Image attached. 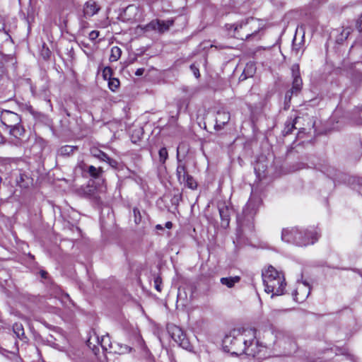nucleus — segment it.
<instances>
[{
	"instance_id": "f257e3e1",
	"label": "nucleus",
	"mask_w": 362,
	"mask_h": 362,
	"mask_svg": "<svg viewBox=\"0 0 362 362\" xmlns=\"http://www.w3.org/2000/svg\"><path fill=\"white\" fill-rule=\"evenodd\" d=\"M255 337V329H233L223 339V349L232 354L241 355L245 343Z\"/></svg>"
},
{
	"instance_id": "f03ea898",
	"label": "nucleus",
	"mask_w": 362,
	"mask_h": 362,
	"mask_svg": "<svg viewBox=\"0 0 362 362\" xmlns=\"http://www.w3.org/2000/svg\"><path fill=\"white\" fill-rule=\"evenodd\" d=\"M228 35L238 39L250 40L260 39L259 32L262 28V23L256 18H250L234 24H226Z\"/></svg>"
},
{
	"instance_id": "7ed1b4c3",
	"label": "nucleus",
	"mask_w": 362,
	"mask_h": 362,
	"mask_svg": "<svg viewBox=\"0 0 362 362\" xmlns=\"http://www.w3.org/2000/svg\"><path fill=\"white\" fill-rule=\"evenodd\" d=\"M262 280L265 291L267 293H272V297L284 294L286 285L284 276L274 267L269 266L262 272Z\"/></svg>"
},
{
	"instance_id": "20e7f679",
	"label": "nucleus",
	"mask_w": 362,
	"mask_h": 362,
	"mask_svg": "<svg viewBox=\"0 0 362 362\" xmlns=\"http://www.w3.org/2000/svg\"><path fill=\"white\" fill-rule=\"evenodd\" d=\"M1 124L4 126L11 135L19 138L24 133L21 126V117L16 112L10 110H3L0 114Z\"/></svg>"
},
{
	"instance_id": "39448f33",
	"label": "nucleus",
	"mask_w": 362,
	"mask_h": 362,
	"mask_svg": "<svg viewBox=\"0 0 362 362\" xmlns=\"http://www.w3.org/2000/svg\"><path fill=\"white\" fill-rule=\"evenodd\" d=\"M319 237L318 232L314 228L305 230L299 229V235H297L296 245L298 246H306L314 244Z\"/></svg>"
},
{
	"instance_id": "423d86ee",
	"label": "nucleus",
	"mask_w": 362,
	"mask_h": 362,
	"mask_svg": "<svg viewBox=\"0 0 362 362\" xmlns=\"http://www.w3.org/2000/svg\"><path fill=\"white\" fill-rule=\"evenodd\" d=\"M261 202V199L257 197H250L243 210L242 216H238V221L242 222L244 221V219L247 221L252 219L257 213Z\"/></svg>"
},
{
	"instance_id": "0eeeda50",
	"label": "nucleus",
	"mask_w": 362,
	"mask_h": 362,
	"mask_svg": "<svg viewBox=\"0 0 362 362\" xmlns=\"http://www.w3.org/2000/svg\"><path fill=\"white\" fill-rule=\"evenodd\" d=\"M243 354H245L248 356L255 357L259 354L264 347L259 345V341L256 339V331L255 330V337L250 339L249 341L245 343V347Z\"/></svg>"
},
{
	"instance_id": "6e6552de",
	"label": "nucleus",
	"mask_w": 362,
	"mask_h": 362,
	"mask_svg": "<svg viewBox=\"0 0 362 362\" xmlns=\"http://www.w3.org/2000/svg\"><path fill=\"white\" fill-rule=\"evenodd\" d=\"M292 72H293V86L291 91H288L286 94V99H291L293 93H297L300 91L302 86V79L300 76L299 72V66L297 64H295L292 66Z\"/></svg>"
},
{
	"instance_id": "1a4fd4ad",
	"label": "nucleus",
	"mask_w": 362,
	"mask_h": 362,
	"mask_svg": "<svg viewBox=\"0 0 362 362\" xmlns=\"http://www.w3.org/2000/svg\"><path fill=\"white\" fill-rule=\"evenodd\" d=\"M173 23L174 21L173 19L167 21H152L146 25V30H158L159 33H163L167 31Z\"/></svg>"
},
{
	"instance_id": "9d476101",
	"label": "nucleus",
	"mask_w": 362,
	"mask_h": 362,
	"mask_svg": "<svg viewBox=\"0 0 362 362\" xmlns=\"http://www.w3.org/2000/svg\"><path fill=\"white\" fill-rule=\"evenodd\" d=\"M172 338L176 341L180 346L184 349H187L189 346V341L186 339L185 334H184L182 329L177 326H173L170 330Z\"/></svg>"
},
{
	"instance_id": "9b49d317",
	"label": "nucleus",
	"mask_w": 362,
	"mask_h": 362,
	"mask_svg": "<svg viewBox=\"0 0 362 362\" xmlns=\"http://www.w3.org/2000/svg\"><path fill=\"white\" fill-rule=\"evenodd\" d=\"M230 119V113L224 110H220L217 112L216 117L215 129L221 130L228 123Z\"/></svg>"
},
{
	"instance_id": "f8f14e48",
	"label": "nucleus",
	"mask_w": 362,
	"mask_h": 362,
	"mask_svg": "<svg viewBox=\"0 0 362 362\" xmlns=\"http://www.w3.org/2000/svg\"><path fill=\"white\" fill-rule=\"evenodd\" d=\"M276 338L281 343L288 344H289V351H294L296 349V344L294 339L291 337V335L283 331H278L276 332Z\"/></svg>"
},
{
	"instance_id": "ddd939ff",
	"label": "nucleus",
	"mask_w": 362,
	"mask_h": 362,
	"mask_svg": "<svg viewBox=\"0 0 362 362\" xmlns=\"http://www.w3.org/2000/svg\"><path fill=\"white\" fill-rule=\"evenodd\" d=\"M100 9V6L94 0H88L83 5V12L86 18H90L96 14Z\"/></svg>"
},
{
	"instance_id": "4468645a",
	"label": "nucleus",
	"mask_w": 362,
	"mask_h": 362,
	"mask_svg": "<svg viewBox=\"0 0 362 362\" xmlns=\"http://www.w3.org/2000/svg\"><path fill=\"white\" fill-rule=\"evenodd\" d=\"M310 294V287L306 284H300L296 288L295 293H293L295 300L298 302L303 301Z\"/></svg>"
},
{
	"instance_id": "2eb2a0df",
	"label": "nucleus",
	"mask_w": 362,
	"mask_h": 362,
	"mask_svg": "<svg viewBox=\"0 0 362 362\" xmlns=\"http://www.w3.org/2000/svg\"><path fill=\"white\" fill-rule=\"evenodd\" d=\"M299 235L298 228H291L284 229L281 234V239L289 243L296 245L297 235Z\"/></svg>"
},
{
	"instance_id": "dca6fc26",
	"label": "nucleus",
	"mask_w": 362,
	"mask_h": 362,
	"mask_svg": "<svg viewBox=\"0 0 362 362\" xmlns=\"http://www.w3.org/2000/svg\"><path fill=\"white\" fill-rule=\"evenodd\" d=\"M218 211L221 218V226L226 228L230 222V209L227 206L223 204L218 206Z\"/></svg>"
},
{
	"instance_id": "f3484780",
	"label": "nucleus",
	"mask_w": 362,
	"mask_h": 362,
	"mask_svg": "<svg viewBox=\"0 0 362 362\" xmlns=\"http://www.w3.org/2000/svg\"><path fill=\"white\" fill-rule=\"evenodd\" d=\"M81 168L83 170H85V168H86L90 176L95 179L101 177L103 173L102 168H95L93 165H86L85 163H82L81 165Z\"/></svg>"
},
{
	"instance_id": "a211bd4d",
	"label": "nucleus",
	"mask_w": 362,
	"mask_h": 362,
	"mask_svg": "<svg viewBox=\"0 0 362 362\" xmlns=\"http://www.w3.org/2000/svg\"><path fill=\"white\" fill-rule=\"evenodd\" d=\"M177 166L176 169V175L179 182H181L185 177H187L189 174L187 170V167L185 163L182 162L180 159L177 160Z\"/></svg>"
},
{
	"instance_id": "6ab92c4d",
	"label": "nucleus",
	"mask_w": 362,
	"mask_h": 362,
	"mask_svg": "<svg viewBox=\"0 0 362 362\" xmlns=\"http://www.w3.org/2000/svg\"><path fill=\"white\" fill-rule=\"evenodd\" d=\"M13 332L16 337L21 340L23 343L27 342V337L25 335V332L22 324L15 323L13 325Z\"/></svg>"
},
{
	"instance_id": "aec40b11",
	"label": "nucleus",
	"mask_w": 362,
	"mask_h": 362,
	"mask_svg": "<svg viewBox=\"0 0 362 362\" xmlns=\"http://www.w3.org/2000/svg\"><path fill=\"white\" fill-rule=\"evenodd\" d=\"M95 339H97L98 343L100 344L103 350L107 351L111 349H114V346L112 344L108 334L103 336L100 339H99L98 337H95Z\"/></svg>"
},
{
	"instance_id": "412c9836",
	"label": "nucleus",
	"mask_w": 362,
	"mask_h": 362,
	"mask_svg": "<svg viewBox=\"0 0 362 362\" xmlns=\"http://www.w3.org/2000/svg\"><path fill=\"white\" fill-rule=\"evenodd\" d=\"M240 280V276H235L233 277H223L221 279L220 281L223 285H225L228 288H232L235 284L238 283Z\"/></svg>"
},
{
	"instance_id": "4be33fe9",
	"label": "nucleus",
	"mask_w": 362,
	"mask_h": 362,
	"mask_svg": "<svg viewBox=\"0 0 362 362\" xmlns=\"http://www.w3.org/2000/svg\"><path fill=\"white\" fill-rule=\"evenodd\" d=\"M255 72V67L253 64H247L240 78L245 80L249 77H252Z\"/></svg>"
},
{
	"instance_id": "5701e85b",
	"label": "nucleus",
	"mask_w": 362,
	"mask_h": 362,
	"mask_svg": "<svg viewBox=\"0 0 362 362\" xmlns=\"http://www.w3.org/2000/svg\"><path fill=\"white\" fill-rule=\"evenodd\" d=\"M144 134L143 129L140 127L134 128L131 133L132 141L134 144L137 143Z\"/></svg>"
},
{
	"instance_id": "b1692460",
	"label": "nucleus",
	"mask_w": 362,
	"mask_h": 362,
	"mask_svg": "<svg viewBox=\"0 0 362 362\" xmlns=\"http://www.w3.org/2000/svg\"><path fill=\"white\" fill-rule=\"evenodd\" d=\"M132 351V348L124 344L117 343L114 346V351L119 354H126L130 353Z\"/></svg>"
},
{
	"instance_id": "393cba45",
	"label": "nucleus",
	"mask_w": 362,
	"mask_h": 362,
	"mask_svg": "<svg viewBox=\"0 0 362 362\" xmlns=\"http://www.w3.org/2000/svg\"><path fill=\"white\" fill-rule=\"evenodd\" d=\"M298 119V117H296L295 119H289L286 122L285 127L283 131L285 135L291 134L293 130L296 129L295 124H296Z\"/></svg>"
},
{
	"instance_id": "a878e982",
	"label": "nucleus",
	"mask_w": 362,
	"mask_h": 362,
	"mask_svg": "<svg viewBox=\"0 0 362 362\" xmlns=\"http://www.w3.org/2000/svg\"><path fill=\"white\" fill-rule=\"evenodd\" d=\"M180 183L184 184L186 187L192 189H194L197 187V182L190 175H188L187 177H185L183 180H182L181 182H180Z\"/></svg>"
},
{
	"instance_id": "bb28decb",
	"label": "nucleus",
	"mask_w": 362,
	"mask_h": 362,
	"mask_svg": "<svg viewBox=\"0 0 362 362\" xmlns=\"http://www.w3.org/2000/svg\"><path fill=\"white\" fill-rule=\"evenodd\" d=\"M1 60H2V63L6 67L13 66L15 65V64L16 63V59L11 54L2 55Z\"/></svg>"
},
{
	"instance_id": "cd10ccee",
	"label": "nucleus",
	"mask_w": 362,
	"mask_h": 362,
	"mask_svg": "<svg viewBox=\"0 0 362 362\" xmlns=\"http://www.w3.org/2000/svg\"><path fill=\"white\" fill-rule=\"evenodd\" d=\"M122 50L119 47L115 46L111 49V54L110 56V60L111 62L117 61L121 57Z\"/></svg>"
},
{
	"instance_id": "c85d7f7f",
	"label": "nucleus",
	"mask_w": 362,
	"mask_h": 362,
	"mask_svg": "<svg viewBox=\"0 0 362 362\" xmlns=\"http://www.w3.org/2000/svg\"><path fill=\"white\" fill-rule=\"evenodd\" d=\"M90 152L93 156L98 158L100 160L104 161L105 158H107V155L97 148H93L90 150Z\"/></svg>"
},
{
	"instance_id": "c756f323",
	"label": "nucleus",
	"mask_w": 362,
	"mask_h": 362,
	"mask_svg": "<svg viewBox=\"0 0 362 362\" xmlns=\"http://www.w3.org/2000/svg\"><path fill=\"white\" fill-rule=\"evenodd\" d=\"M77 148L76 146L66 145L59 149V153L62 156H69Z\"/></svg>"
},
{
	"instance_id": "7c9ffc66",
	"label": "nucleus",
	"mask_w": 362,
	"mask_h": 362,
	"mask_svg": "<svg viewBox=\"0 0 362 362\" xmlns=\"http://www.w3.org/2000/svg\"><path fill=\"white\" fill-rule=\"evenodd\" d=\"M159 160L162 164H164L168 158V153L166 148L163 147L158 151Z\"/></svg>"
},
{
	"instance_id": "2f4dec72",
	"label": "nucleus",
	"mask_w": 362,
	"mask_h": 362,
	"mask_svg": "<svg viewBox=\"0 0 362 362\" xmlns=\"http://www.w3.org/2000/svg\"><path fill=\"white\" fill-rule=\"evenodd\" d=\"M108 86L112 91H115L119 86V81L117 78H110Z\"/></svg>"
},
{
	"instance_id": "473e14b6",
	"label": "nucleus",
	"mask_w": 362,
	"mask_h": 362,
	"mask_svg": "<svg viewBox=\"0 0 362 362\" xmlns=\"http://www.w3.org/2000/svg\"><path fill=\"white\" fill-rule=\"evenodd\" d=\"M134 216V222L136 224L140 223L141 221V214L140 211L137 208H134L133 209Z\"/></svg>"
},
{
	"instance_id": "72a5a7b5",
	"label": "nucleus",
	"mask_w": 362,
	"mask_h": 362,
	"mask_svg": "<svg viewBox=\"0 0 362 362\" xmlns=\"http://www.w3.org/2000/svg\"><path fill=\"white\" fill-rule=\"evenodd\" d=\"M190 69L192 71L194 76L198 78L200 76L199 68L195 66V64H192L190 66Z\"/></svg>"
},
{
	"instance_id": "f704fd0d",
	"label": "nucleus",
	"mask_w": 362,
	"mask_h": 362,
	"mask_svg": "<svg viewBox=\"0 0 362 362\" xmlns=\"http://www.w3.org/2000/svg\"><path fill=\"white\" fill-rule=\"evenodd\" d=\"M154 286L155 288L160 292L161 291V279L160 277H156L154 279Z\"/></svg>"
},
{
	"instance_id": "c9c22d12",
	"label": "nucleus",
	"mask_w": 362,
	"mask_h": 362,
	"mask_svg": "<svg viewBox=\"0 0 362 362\" xmlns=\"http://www.w3.org/2000/svg\"><path fill=\"white\" fill-rule=\"evenodd\" d=\"M104 161L107 162L112 168H116L117 165V161L110 158L108 156L107 158H105Z\"/></svg>"
},
{
	"instance_id": "e433bc0d",
	"label": "nucleus",
	"mask_w": 362,
	"mask_h": 362,
	"mask_svg": "<svg viewBox=\"0 0 362 362\" xmlns=\"http://www.w3.org/2000/svg\"><path fill=\"white\" fill-rule=\"evenodd\" d=\"M352 31V29L349 27H347V28H345L343 29L341 35L343 37H345V38H347L348 36L350 35V33H351Z\"/></svg>"
},
{
	"instance_id": "4c0bfd02",
	"label": "nucleus",
	"mask_w": 362,
	"mask_h": 362,
	"mask_svg": "<svg viewBox=\"0 0 362 362\" xmlns=\"http://www.w3.org/2000/svg\"><path fill=\"white\" fill-rule=\"evenodd\" d=\"M356 27L359 32L362 31V15L356 20Z\"/></svg>"
},
{
	"instance_id": "58836bf2",
	"label": "nucleus",
	"mask_w": 362,
	"mask_h": 362,
	"mask_svg": "<svg viewBox=\"0 0 362 362\" xmlns=\"http://www.w3.org/2000/svg\"><path fill=\"white\" fill-rule=\"evenodd\" d=\"M99 36V31L98 30H93L89 33V38L91 40H94L96 38H98Z\"/></svg>"
},
{
	"instance_id": "ea45409f",
	"label": "nucleus",
	"mask_w": 362,
	"mask_h": 362,
	"mask_svg": "<svg viewBox=\"0 0 362 362\" xmlns=\"http://www.w3.org/2000/svg\"><path fill=\"white\" fill-rule=\"evenodd\" d=\"M341 351V354H343V355H349L350 356V358L351 360H352L353 361H354V356L352 355H350L348 352V349H345V348H343V349H340Z\"/></svg>"
},
{
	"instance_id": "a19ab883",
	"label": "nucleus",
	"mask_w": 362,
	"mask_h": 362,
	"mask_svg": "<svg viewBox=\"0 0 362 362\" xmlns=\"http://www.w3.org/2000/svg\"><path fill=\"white\" fill-rule=\"evenodd\" d=\"M136 10H137V7H136V6H134V5H129V6H128L125 8L124 12H125V13H126L127 12H129V11H136Z\"/></svg>"
},
{
	"instance_id": "79ce46f5",
	"label": "nucleus",
	"mask_w": 362,
	"mask_h": 362,
	"mask_svg": "<svg viewBox=\"0 0 362 362\" xmlns=\"http://www.w3.org/2000/svg\"><path fill=\"white\" fill-rule=\"evenodd\" d=\"M50 346H52L53 348H54V349H57V350H59V351H64V348L61 347V346H60L58 344H57V343L53 342V343H52V344H50Z\"/></svg>"
},
{
	"instance_id": "37998d69",
	"label": "nucleus",
	"mask_w": 362,
	"mask_h": 362,
	"mask_svg": "<svg viewBox=\"0 0 362 362\" xmlns=\"http://www.w3.org/2000/svg\"><path fill=\"white\" fill-rule=\"evenodd\" d=\"M111 69L110 67H105L103 70V75L105 78H106L107 74H110Z\"/></svg>"
},
{
	"instance_id": "c03bdc74",
	"label": "nucleus",
	"mask_w": 362,
	"mask_h": 362,
	"mask_svg": "<svg viewBox=\"0 0 362 362\" xmlns=\"http://www.w3.org/2000/svg\"><path fill=\"white\" fill-rule=\"evenodd\" d=\"M144 72V69H138L136 72H135V74L136 76H141Z\"/></svg>"
},
{
	"instance_id": "a18cd8bd",
	"label": "nucleus",
	"mask_w": 362,
	"mask_h": 362,
	"mask_svg": "<svg viewBox=\"0 0 362 362\" xmlns=\"http://www.w3.org/2000/svg\"><path fill=\"white\" fill-rule=\"evenodd\" d=\"M47 274H47V272H45V271L42 270V271L40 272V276H41V277H42V278H43V279H46V278H47Z\"/></svg>"
},
{
	"instance_id": "49530a36",
	"label": "nucleus",
	"mask_w": 362,
	"mask_h": 362,
	"mask_svg": "<svg viewBox=\"0 0 362 362\" xmlns=\"http://www.w3.org/2000/svg\"><path fill=\"white\" fill-rule=\"evenodd\" d=\"M172 226H173V223L170 221H168V222L165 223V227L167 228L170 229V228H172Z\"/></svg>"
},
{
	"instance_id": "de8ad7c7",
	"label": "nucleus",
	"mask_w": 362,
	"mask_h": 362,
	"mask_svg": "<svg viewBox=\"0 0 362 362\" xmlns=\"http://www.w3.org/2000/svg\"><path fill=\"white\" fill-rule=\"evenodd\" d=\"M13 351H11V352H15V351H18V344L17 342L15 343V346L13 347Z\"/></svg>"
},
{
	"instance_id": "09e8293b",
	"label": "nucleus",
	"mask_w": 362,
	"mask_h": 362,
	"mask_svg": "<svg viewBox=\"0 0 362 362\" xmlns=\"http://www.w3.org/2000/svg\"><path fill=\"white\" fill-rule=\"evenodd\" d=\"M92 339H93V338H92V337H90V338L88 340V345L89 346H90V344H92V342H91V340H92Z\"/></svg>"
},
{
	"instance_id": "8fccbe9b",
	"label": "nucleus",
	"mask_w": 362,
	"mask_h": 362,
	"mask_svg": "<svg viewBox=\"0 0 362 362\" xmlns=\"http://www.w3.org/2000/svg\"><path fill=\"white\" fill-rule=\"evenodd\" d=\"M156 228H159V229H161L162 228V226L160 225H157L156 226Z\"/></svg>"
}]
</instances>
